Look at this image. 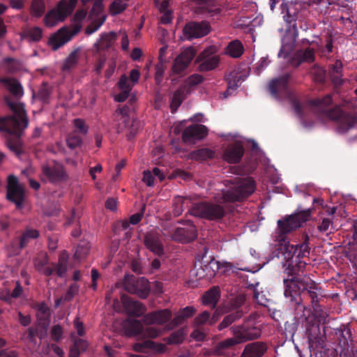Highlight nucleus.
Here are the masks:
<instances>
[{
  "instance_id": "1",
  "label": "nucleus",
  "mask_w": 357,
  "mask_h": 357,
  "mask_svg": "<svg viewBox=\"0 0 357 357\" xmlns=\"http://www.w3.org/2000/svg\"><path fill=\"white\" fill-rule=\"evenodd\" d=\"M310 210L301 211L288 215L278 221L275 241L278 242L276 249L273 252V257H283L282 261L284 272L289 277L284 278V295L298 307L305 309L303 303L310 300L314 310L317 311L320 305L317 294L318 287L308 275H302L306 263L302 258L310 255V237L305 235L304 241L301 244L293 245L287 241V234L299 228L310 217Z\"/></svg>"
},
{
  "instance_id": "2",
  "label": "nucleus",
  "mask_w": 357,
  "mask_h": 357,
  "mask_svg": "<svg viewBox=\"0 0 357 357\" xmlns=\"http://www.w3.org/2000/svg\"><path fill=\"white\" fill-rule=\"evenodd\" d=\"M14 114L0 117V131L7 134L6 144L14 153L19 155L22 152L21 135L28 126L29 120L22 104L9 102Z\"/></svg>"
},
{
  "instance_id": "3",
  "label": "nucleus",
  "mask_w": 357,
  "mask_h": 357,
  "mask_svg": "<svg viewBox=\"0 0 357 357\" xmlns=\"http://www.w3.org/2000/svg\"><path fill=\"white\" fill-rule=\"evenodd\" d=\"M333 102L332 96L328 94L322 98L309 100L308 103L312 107H317L321 112L326 113L328 117L337 122V130L345 133L351 129L357 122V117L349 112H346L336 105L333 109H326Z\"/></svg>"
},
{
  "instance_id": "4",
  "label": "nucleus",
  "mask_w": 357,
  "mask_h": 357,
  "mask_svg": "<svg viewBox=\"0 0 357 357\" xmlns=\"http://www.w3.org/2000/svg\"><path fill=\"white\" fill-rule=\"evenodd\" d=\"M289 74H284L272 79L268 84V91L271 95L276 99L289 98L295 113L300 118H303L304 116L303 106L289 89Z\"/></svg>"
},
{
  "instance_id": "5",
  "label": "nucleus",
  "mask_w": 357,
  "mask_h": 357,
  "mask_svg": "<svg viewBox=\"0 0 357 357\" xmlns=\"http://www.w3.org/2000/svg\"><path fill=\"white\" fill-rule=\"evenodd\" d=\"M255 190V183L252 178L240 179L230 189L222 193L223 202H241L251 195Z\"/></svg>"
},
{
  "instance_id": "6",
  "label": "nucleus",
  "mask_w": 357,
  "mask_h": 357,
  "mask_svg": "<svg viewBox=\"0 0 357 357\" xmlns=\"http://www.w3.org/2000/svg\"><path fill=\"white\" fill-rule=\"evenodd\" d=\"M77 3V0H61L56 6L49 10L45 16L44 21L47 26L52 27L59 22H63L70 16Z\"/></svg>"
},
{
  "instance_id": "7",
  "label": "nucleus",
  "mask_w": 357,
  "mask_h": 357,
  "mask_svg": "<svg viewBox=\"0 0 357 357\" xmlns=\"http://www.w3.org/2000/svg\"><path fill=\"white\" fill-rule=\"evenodd\" d=\"M256 317L250 315L243 324L230 328L232 334H236L241 343L257 340L261 337V328L256 322Z\"/></svg>"
},
{
  "instance_id": "8",
  "label": "nucleus",
  "mask_w": 357,
  "mask_h": 357,
  "mask_svg": "<svg viewBox=\"0 0 357 357\" xmlns=\"http://www.w3.org/2000/svg\"><path fill=\"white\" fill-rule=\"evenodd\" d=\"M189 211L192 215L218 222L222 220L227 213L223 206L209 202L195 204Z\"/></svg>"
},
{
  "instance_id": "9",
  "label": "nucleus",
  "mask_w": 357,
  "mask_h": 357,
  "mask_svg": "<svg viewBox=\"0 0 357 357\" xmlns=\"http://www.w3.org/2000/svg\"><path fill=\"white\" fill-rule=\"evenodd\" d=\"M281 14L287 26L297 27L298 23H303L308 15L307 10L300 2L282 3Z\"/></svg>"
},
{
  "instance_id": "10",
  "label": "nucleus",
  "mask_w": 357,
  "mask_h": 357,
  "mask_svg": "<svg viewBox=\"0 0 357 357\" xmlns=\"http://www.w3.org/2000/svg\"><path fill=\"white\" fill-rule=\"evenodd\" d=\"M296 46H281L278 57L287 60L294 67H298L303 62L312 63L314 60V52L310 48L305 50H296Z\"/></svg>"
},
{
  "instance_id": "11",
  "label": "nucleus",
  "mask_w": 357,
  "mask_h": 357,
  "mask_svg": "<svg viewBox=\"0 0 357 357\" xmlns=\"http://www.w3.org/2000/svg\"><path fill=\"white\" fill-rule=\"evenodd\" d=\"M305 333L310 349H317L325 348L326 340L325 326H323L321 331L319 321L315 319L307 318Z\"/></svg>"
},
{
  "instance_id": "12",
  "label": "nucleus",
  "mask_w": 357,
  "mask_h": 357,
  "mask_svg": "<svg viewBox=\"0 0 357 357\" xmlns=\"http://www.w3.org/2000/svg\"><path fill=\"white\" fill-rule=\"evenodd\" d=\"M123 285L126 291L136 294L142 299L146 298L150 294L149 282L144 277L136 278L133 275H126Z\"/></svg>"
},
{
  "instance_id": "13",
  "label": "nucleus",
  "mask_w": 357,
  "mask_h": 357,
  "mask_svg": "<svg viewBox=\"0 0 357 357\" xmlns=\"http://www.w3.org/2000/svg\"><path fill=\"white\" fill-rule=\"evenodd\" d=\"M24 198V189L19 183L18 178L14 175H9L7 178L6 199L14 203L17 208H22Z\"/></svg>"
},
{
  "instance_id": "14",
  "label": "nucleus",
  "mask_w": 357,
  "mask_h": 357,
  "mask_svg": "<svg viewBox=\"0 0 357 357\" xmlns=\"http://www.w3.org/2000/svg\"><path fill=\"white\" fill-rule=\"evenodd\" d=\"M42 172L43 175L52 183H61L68 178L64 166L56 160H53L52 164L43 165Z\"/></svg>"
},
{
  "instance_id": "15",
  "label": "nucleus",
  "mask_w": 357,
  "mask_h": 357,
  "mask_svg": "<svg viewBox=\"0 0 357 357\" xmlns=\"http://www.w3.org/2000/svg\"><path fill=\"white\" fill-rule=\"evenodd\" d=\"M89 18L91 23L85 29L86 35H91L96 31L106 20V15L103 13V6L100 1H96L89 12Z\"/></svg>"
},
{
  "instance_id": "16",
  "label": "nucleus",
  "mask_w": 357,
  "mask_h": 357,
  "mask_svg": "<svg viewBox=\"0 0 357 357\" xmlns=\"http://www.w3.org/2000/svg\"><path fill=\"white\" fill-rule=\"evenodd\" d=\"M211 31V26L208 22H190L183 28V35L188 40L202 38L208 35Z\"/></svg>"
},
{
  "instance_id": "17",
  "label": "nucleus",
  "mask_w": 357,
  "mask_h": 357,
  "mask_svg": "<svg viewBox=\"0 0 357 357\" xmlns=\"http://www.w3.org/2000/svg\"><path fill=\"white\" fill-rule=\"evenodd\" d=\"M196 54L194 46H188L176 57L172 68V75H182Z\"/></svg>"
},
{
  "instance_id": "18",
  "label": "nucleus",
  "mask_w": 357,
  "mask_h": 357,
  "mask_svg": "<svg viewBox=\"0 0 357 357\" xmlns=\"http://www.w3.org/2000/svg\"><path fill=\"white\" fill-rule=\"evenodd\" d=\"M242 344L236 334H233V337L227 338L219 342L213 348L212 354L215 356H223L225 357H232L234 356L233 350L237 345Z\"/></svg>"
},
{
  "instance_id": "19",
  "label": "nucleus",
  "mask_w": 357,
  "mask_h": 357,
  "mask_svg": "<svg viewBox=\"0 0 357 357\" xmlns=\"http://www.w3.org/2000/svg\"><path fill=\"white\" fill-rule=\"evenodd\" d=\"M208 135V128L202 124H194L187 127L183 132L182 138L185 143H195Z\"/></svg>"
},
{
  "instance_id": "20",
  "label": "nucleus",
  "mask_w": 357,
  "mask_h": 357,
  "mask_svg": "<svg viewBox=\"0 0 357 357\" xmlns=\"http://www.w3.org/2000/svg\"><path fill=\"white\" fill-rule=\"evenodd\" d=\"M245 153V149L241 142L229 144L224 151L223 159L230 164L238 163Z\"/></svg>"
},
{
  "instance_id": "21",
  "label": "nucleus",
  "mask_w": 357,
  "mask_h": 357,
  "mask_svg": "<svg viewBox=\"0 0 357 357\" xmlns=\"http://www.w3.org/2000/svg\"><path fill=\"white\" fill-rule=\"evenodd\" d=\"M80 29L79 24H76L73 30L63 27L50 37L47 45H65L79 31Z\"/></svg>"
},
{
  "instance_id": "22",
  "label": "nucleus",
  "mask_w": 357,
  "mask_h": 357,
  "mask_svg": "<svg viewBox=\"0 0 357 357\" xmlns=\"http://www.w3.org/2000/svg\"><path fill=\"white\" fill-rule=\"evenodd\" d=\"M121 301L126 313L131 317H140L146 311V307L141 303L122 294Z\"/></svg>"
},
{
  "instance_id": "23",
  "label": "nucleus",
  "mask_w": 357,
  "mask_h": 357,
  "mask_svg": "<svg viewBox=\"0 0 357 357\" xmlns=\"http://www.w3.org/2000/svg\"><path fill=\"white\" fill-rule=\"evenodd\" d=\"M145 247L154 255L160 257L164 254V247L160 235L156 232H148L144 238Z\"/></svg>"
},
{
  "instance_id": "24",
  "label": "nucleus",
  "mask_w": 357,
  "mask_h": 357,
  "mask_svg": "<svg viewBox=\"0 0 357 357\" xmlns=\"http://www.w3.org/2000/svg\"><path fill=\"white\" fill-rule=\"evenodd\" d=\"M197 229L194 225H189L186 227H178L175 229L173 238L181 243H189L197 238Z\"/></svg>"
},
{
  "instance_id": "25",
  "label": "nucleus",
  "mask_w": 357,
  "mask_h": 357,
  "mask_svg": "<svg viewBox=\"0 0 357 357\" xmlns=\"http://www.w3.org/2000/svg\"><path fill=\"white\" fill-rule=\"evenodd\" d=\"M267 351V346L263 342L249 343L244 347L241 357H262Z\"/></svg>"
},
{
  "instance_id": "26",
  "label": "nucleus",
  "mask_w": 357,
  "mask_h": 357,
  "mask_svg": "<svg viewBox=\"0 0 357 357\" xmlns=\"http://www.w3.org/2000/svg\"><path fill=\"white\" fill-rule=\"evenodd\" d=\"M167 47L168 46H162L160 49L158 63L155 66V80L158 85L161 84L165 70V64L169 61V58L166 56Z\"/></svg>"
},
{
  "instance_id": "27",
  "label": "nucleus",
  "mask_w": 357,
  "mask_h": 357,
  "mask_svg": "<svg viewBox=\"0 0 357 357\" xmlns=\"http://www.w3.org/2000/svg\"><path fill=\"white\" fill-rule=\"evenodd\" d=\"M246 77V72H243L241 68H235L229 72L225 75V79L228 84L227 90H236L245 79Z\"/></svg>"
},
{
  "instance_id": "28",
  "label": "nucleus",
  "mask_w": 357,
  "mask_h": 357,
  "mask_svg": "<svg viewBox=\"0 0 357 357\" xmlns=\"http://www.w3.org/2000/svg\"><path fill=\"white\" fill-rule=\"evenodd\" d=\"M172 316V312L168 309L153 311L145 315V321L149 324H163L168 321Z\"/></svg>"
},
{
  "instance_id": "29",
  "label": "nucleus",
  "mask_w": 357,
  "mask_h": 357,
  "mask_svg": "<svg viewBox=\"0 0 357 357\" xmlns=\"http://www.w3.org/2000/svg\"><path fill=\"white\" fill-rule=\"evenodd\" d=\"M82 57L80 48L75 49L65 59L63 62L61 70L65 73H70L73 69L75 68Z\"/></svg>"
},
{
  "instance_id": "30",
  "label": "nucleus",
  "mask_w": 357,
  "mask_h": 357,
  "mask_svg": "<svg viewBox=\"0 0 357 357\" xmlns=\"http://www.w3.org/2000/svg\"><path fill=\"white\" fill-rule=\"evenodd\" d=\"M197 60L200 61L199 70L200 71H209L215 69L219 63L220 59L218 55L204 56V53L201 54Z\"/></svg>"
},
{
  "instance_id": "31",
  "label": "nucleus",
  "mask_w": 357,
  "mask_h": 357,
  "mask_svg": "<svg viewBox=\"0 0 357 357\" xmlns=\"http://www.w3.org/2000/svg\"><path fill=\"white\" fill-rule=\"evenodd\" d=\"M220 297V291L218 287H213L208 289L202 298V303L215 309Z\"/></svg>"
},
{
  "instance_id": "32",
  "label": "nucleus",
  "mask_w": 357,
  "mask_h": 357,
  "mask_svg": "<svg viewBox=\"0 0 357 357\" xmlns=\"http://www.w3.org/2000/svg\"><path fill=\"white\" fill-rule=\"evenodd\" d=\"M195 4L203 5V10L209 17H219L222 9L220 7L211 0H190Z\"/></svg>"
},
{
  "instance_id": "33",
  "label": "nucleus",
  "mask_w": 357,
  "mask_h": 357,
  "mask_svg": "<svg viewBox=\"0 0 357 357\" xmlns=\"http://www.w3.org/2000/svg\"><path fill=\"white\" fill-rule=\"evenodd\" d=\"M0 82L8 88L9 91L15 97L23 95V89L20 83L15 79L9 77L0 78Z\"/></svg>"
},
{
  "instance_id": "34",
  "label": "nucleus",
  "mask_w": 357,
  "mask_h": 357,
  "mask_svg": "<svg viewBox=\"0 0 357 357\" xmlns=\"http://www.w3.org/2000/svg\"><path fill=\"white\" fill-rule=\"evenodd\" d=\"M328 74L335 84L342 83V63L341 61L336 60L333 64L329 66Z\"/></svg>"
},
{
  "instance_id": "35",
  "label": "nucleus",
  "mask_w": 357,
  "mask_h": 357,
  "mask_svg": "<svg viewBox=\"0 0 357 357\" xmlns=\"http://www.w3.org/2000/svg\"><path fill=\"white\" fill-rule=\"evenodd\" d=\"M39 236L40 233L37 229L29 227L26 228L19 238L20 248H24L27 246L31 240L38 238Z\"/></svg>"
},
{
  "instance_id": "36",
  "label": "nucleus",
  "mask_w": 357,
  "mask_h": 357,
  "mask_svg": "<svg viewBox=\"0 0 357 357\" xmlns=\"http://www.w3.org/2000/svg\"><path fill=\"white\" fill-rule=\"evenodd\" d=\"M243 315V311L237 310L224 317L222 321L218 324L217 328L219 331L230 326L233 323L239 320Z\"/></svg>"
},
{
  "instance_id": "37",
  "label": "nucleus",
  "mask_w": 357,
  "mask_h": 357,
  "mask_svg": "<svg viewBox=\"0 0 357 357\" xmlns=\"http://www.w3.org/2000/svg\"><path fill=\"white\" fill-rule=\"evenodd\" d=\"M52 268L54 269V273L60 278H63L68 270V258L63 255H60L57 263H52Z\"/></svg>"
},
{
  "instance_id": "38",
  "label": "nucleus",
  "mask_w": 357,
  "mask_h": 357,
  "mask_svg": "<svg viewBox=\"0 0 357 357\" xmlns=\"http://www.w3.org/2000/svg\"><path fill=\"white\" fill-rule=\"evenodd\" d=\"M186 98V91L185 87L178 88L173 94L171 101L172 112L177 110Z\"/></svg>"
},
{
  "instance_id": "39",
  "label": "nucleus",
  "mask_w": 357,
  "mask_h": 357,
  "mask_svg": "<svg viewBox=\"0 0 357 357\" xmlns=\"http://www.w3.org/2000/svg\"><path fill=\"white\" fill-rule=\"evenodd\" d=\"M338 0H313V2L317 5L316 9L320 13L326 15L329 14L331 10L337 5Z\"/></svg>"
},
{
  "instance_id": "40",
  "label": "nucleus",
  "mask_w": 357,
  "mask_h": 357,
  "mask_svg": "<svg viewBox=\"0 0 357 357\" xmlns=\"http://www.w3.org/2000/svg\"><path fill=\"white\" fill-rule=\"evenodd\" d=\"M2 68L8 73H15L22 68V64L17 59L7 57L3 60Z\"/></svg>"
},
{
  "instance_id": "41",
  "label": "nucleus",
  "mask_w": 357,
  "mask_h": 357,
  "mask_svg": "<svg viewBox=\"0 0 357 357\" xmlns=\"http://www.w3.org/2000/svg\"><path fill=\"white\" fill-rule=\"evenodd\" d=\"M298 36L297 27L287 26L281 39L282 45H295Z\"/></svg>"
},
{
  "instance_id": "42",
  "label": "nucleus",
  "mask_w": 357,
  "mask_h": 357,
  "mask_svg": "<svg viewBox=\"0 0 357 357\" xmlns=\"http://www.w3.org/2000/svg\"><path fill=\"white\" fill-rule=\"evenodd\" d=\"M48 259L45 256L42 259H36L34 261L36 269L46 276H50L54 273V269L47 266Z\"/></svg>"
},
{
  "instance_id": "43",
  "label": "nucleus",
  "mask_w": 357,
  "mask_h": 357,
  "mask_svg": "<svg viewBox=\"0 0 357 357\" xmlns=\"http://www.w3.org/2000/svg\"><path fill=\"white\" fill-rule=\"evenodd\" d=\"M185 335V329L181 328L172 333L169 337L165 338V341L168 344H178L183 342Z\"/></svg>"
},
{
  "instance_id": "44",
  "label": "nucleus",
  "mask_w": 357,
  "mask_h": 357,
  "mask_svg": "<svg viewBox=\"0 0 357 357\" xmlns=\"http://www.w3.org/2000/svg\"><path fill=\"white\" fill-rule=\"evenodd\" d=\"M82 143V137L75 130L70 132L66 137V144L70 149H75L80 147Z\"/></svg>"
},
{
  "instance_id": "45",
  "label": "nucleus",
  "mask_w": 357,
  "mask_h": 357,
  "mask_svg": "<svg viewBox=\"0 0 357 357\" xmlns=\"http://www.w3.org/2000/svg\"><path fill=\"white\" fill-rule=\"evenodd\" d=\"M192 158L197 160H206L215 157V152L208 148H202L195 150L191 153Z\"/></svg>"
},
{
  "instance_id": "46",
  "label": "nucleus",
  "mask_w": 357,
  "mask_h": 357,
  "mask_svg": "<svg viewBox=\"0 0 357 357\" xmlns=\"http://www.w3.org/2000/svg\"><path fill=\"white\" fill-rule=\"evenodd\" d=\"M190 202V199L188 197H184L178 196L174 198V208L173 214L174 216H179L182 214L185 205Z\"/></svg>"
},
{
  "instance_id": "47",
  "label": "nucleus",
  "mask_w": 357,
  "mask_h": 357,
  "mask_svg": "<svg viewBox=\"0 0 357 357\" xmlns=\"http://www.w3.org/2000/svg\"><path fill=\"white\" fill-rule=\"evenodd\" d=\"M91 245L89 242L86 241H82L77 245L74 257L77 259H84L87 256L90 251Z\"/></svg>"
},
{
  "instance_id": "48",
  "label": "nucleus",
  "mask_w": 357,
  "mask_h": 357,
  "mask_svg": "<svg viewBox=\"0 0 357 357\" xmlns=\"http://www.w3.org/2000/svg\"><path fill=\"white\" fill-rule=\"evenodd\" d=\"M129 0H114L109 7L112 15H117L124 11L128 7Z\"/></svg>"
},
{
  "instance_id": "49",
  "label": "nucleus",
  "mask_w": 357,
  "mask_h": 357,
  "mask_svg": "<svg viewBox=\"0 0 357 357\" xmlns=\"http://www.w3.org/2000/svg\"><path fill=\"white\" fill-rule=\"evenodd\" d=\"M45 10V3L43 0H33L31 5V12L32 15L40 17Z\"/></svg>"
},
{
  "instance_id": "50",
  "label": "nucleus",
  "mask_w": 357,
  "mask_h": 357,
  "mask_svg": "<svg viewBox=\"0 0 357 357\" xmlns=\"http://www.w3.org/2000/svg\"><path fill=\"white\" fill-rule=\"evenodd\" d=\"M317 229L322 233H326L327 235L333 232V221L329 218H323L320 220L317 225Z\"/></svg>"
},
{
  "instance_id": "51",
  "label": "nucleus",
  "mask_w": 357,
  "mask_h": 357,
  "mask_svg": "<svg viewBox=\"0 0 357 357\" xmlns=\"http://www.w3.org/2000/svg\"><path fill=\"white\" fill-rule=\"evenodd\" d=\"M116 38L117 34L115 32L103 33L100 35V41L95 43L93 45H110L116 41Z\"/></svg>"
},
{
  "instance_id": "52",
  "label": "nucleus",
  "mask_w": 357,
  "mask_h": 357,
  "mask_svg": "<svg viewBox=\"0 0 357 357\" xmlns=\"http://www.w3.org/2000/svg\"><path fill=\"white\" fill-rule=\"evenodd\" d=\"M244 46H227L225 52L233 58L240 57L244 52Z\"/></svg>"
},
{
  "instance_id": "53",
  "label": "nucleus",
  "mask_w": 357,
  "mask_h": 357,
  "mask_svg": "<svg viewBox=\"0 0 357 357\" xmlns=\"http://www.w3.org/2000/svg\"><path fill=\"white\" fill-rule=\"evenodd\" d=\"M140 347L149 348L160 353H162L165 351L164 345L161 344H156L151 340L145 341L143 344L139 345Z\"/></svg>"
},
{
  "instance_id": "54",
  "label": "nucleus",
  "mask_w": 357,
  "mask_h": 357,
  "mask_svg": "<svg viewBox=\"0 0 357 357\" xmlns=\"http://www.w3.org/2000/svg\"><path fill=\"white\" fill-rule=\"evenodd\" d=\"M125 126L130 128V133H129V139L131 137H134L137 132V130L140 128V122L137 119H132L130 125L128 124V121H126Z\"/></svg>"
},
{
  "instance_id": "55",
  "label": "nucleus",
  "mask_w": 357,
  "mask_h": 357,
  "mask_svg": "<svg viewBox=\"0 0 357 357\" xmlns=\"http://www.w3.org/2000/svg\"><path fill=\"white\" fill-rule=\"evenodd\" d=\"M42 37V31L38 27L30 30L28 33L29 42H38Z\"/></svg>"
},
{
  "instance_id": "56",
  "label": "nucleus",
  "mask_w": 357,
  "mask_h": 357,
  "mask_svg": "<svg viewBox=\"0 0 357 357\" xmlns=\"http://www.w3.org/2000/svg\"><path fill=\"white\" fill-rule=\"evenodd\" d=\"M79 287L76 284H72L68 289L64 295L63 299L66 301H70L78 293Z\"/></svg>"
},
{
  "instance_id": "57",
  "label": "nucleus",
  "mask_w": 357,
  "mask_h": 357,
  "mask_svg": "<svg viewBox=\"0 0 357 357\" xmlns=\"http://www.w3.org/2000/svg\"><path fill=\"white\" fill-rule=\"evenodd\" d=\"M63 329L59 324L54 325L51 330V336L54 341L59 342L62 337Z\"/></svg>"
},
{
  "instance_id": "58",
  "label": "nucleus",
  "mask_w": 357,
  "mask_h": 357,
  "mask_svg": "<svg viewBox=\"0 0 357 357\" xmlns=\"http://www.w3.org/2000/svg\"><path fill=\"white\" fill-rule=\"evenodd\" d=\"M73 122L75 127L79 131L81 134L86 135L88 132L89 128L83 119H75Z\"/></svg>"
},
{
  "instance_id": "59",
  "label": "nucleus",
  "mask_w": 357,
  "mask_h": 357,
  "mask_svg": "<svg viewBox=\"0 0 357 357\" xmlns=\"http://www.w3.org/2000/svg\"><path fill=\"white\" fill-rule=\"evenodd\" d=\"M119 86L121 90L130 91L133 84H130L126 75H122L119 81Z\"/></svg>"
},
{
  "instance_id": "60",
  "label": "nucleus",
  "mask_w": 357,
  "mask_h": 357,
  "mask_svg": "<svg viewBox=\"0 0 357 357\" xmlns=\"http://www.w3.org/2000/svg\"><path fill=\"white\" fill-rule=\"evenodd\" d=\"M210 313L208 311H204L199 314L195 319V323L197 326L203 325L207 321L209 322Z\"/></svg>"
},
{
  "instance_id": "61",
  "label": "nucleus",
  "mask_w": 357,
  "mask_h": 357,
  "mask_svg": "<svg viewBox=\"0 0 357 357\" xmlns=\"http://www.w3.org/2000/svg\"><path fill=\"white\" fill-rule=\"evenodd\" d=\"M204 81L202 75L199 74H193L188 78V84L189 86H195Z\"/></svg>"
},
{
  "instance_id": "62",
  "label": "nucleus",
  "mask_w": 357,
  "mask_h": 357,
  "mask_svg": "<svg viewBox=\"0 0 357 357\" xmlns=\"http://www.w3.org/2000/svg\"><path fill=\"white\" fill-rule=\"evenodd\" d=\"M50 91L46 86L41 87L38 93V98L43 102H46L50 97Z\"/></svg>"
},
{
  "instance_id": "63",
  "label": "nucleus",
  "mask_w": 357,
  "mask_h": 357,
  "mask_svg": "<svg viewBox=\"0 0 357 357\" xmlns=\"http://www.w3.org/2000/svg\"><path fill=\"white\" fill-rule=\"evenodd\" d=\"M154 176L150 171H144L143 173L142 181L148 186H153L154 184Z\"/></svg>"
},
{
  "instance_id": "64",
  "label": "nucleus",
  "mask_w": 357,
  "mask_h": 357,
  "mask_svg": "<svg viewBox=\"0 0 357 357\" xmlns=\"http://www.w3.org/2000/svg\"><path fill=\"white\" fill-rule=\"evenodd\" d=\"M127 325L130 328L132 333H137L139 331L140 323L138 320H128Z\"/></svg>"
}]
</instances>
